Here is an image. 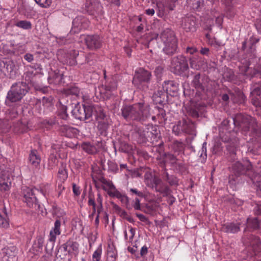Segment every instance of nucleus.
<instances>
[{"instance_id": "nucleus-1", "label": "nucleus", "mask_w": 261, "mask_h": 261, "mask_svg": "<svg viewBox=\"0 0 261 261\" xmlns=\"http://www.w3.org/2000/svg\"><path fill=\"white\" fill-rule=\"evenodd\" d=\"M161 40L164 45V52L167 55L171 56L175 54L177 48V41L173 31L169 29L164 30L160 34H155L148 42V46L154 44L155 42Z\"/></svg>"}, {"instance_id": "nucleus-2", "label": "nucleus", "mask_w": 261, "mask_h": 261, "mask_svg": "<svg viewBox=\"0 0 261 261\" xmlns=\"http://www.w3.org/2000/svg\"><path fill=\"white\" fill-rule=\"evenodd\" d=\"M233 124L238 126L245 133L250 132V135L259 137L261 135V127L257 124L256 119L249 116L241 114H238L232 118Z\"/></svg>"}, {"instance_id": "nucleus-3", "label": "nucleus", "mask_w": 261, "mask_h": 261, "mask_svg": "<svg viewBox=\"0 0 261 261\" xmlns=\"http://www.w3.org/2000/svg\"><path fill=\"white\" fill-rule=\"evenodd\" d=\"M30 88L26 83L18 82L14 84L8 91L5 103L8 106H11L14 102L19 101L29 92Z\"/></svg>"}, {"instance_id": "nucleus-4", "label": "nucleus", "mask_w": 261, "mask_h": 261, "mask_svg": "<svg viewBox=\"0 0 261 261\" xmlns=\"http://www.w3.org/2000/svg\"><path fill=\"white\" fill-rule=\"evenodd\" d=\"M231 167V175L229 177V181H236V179L243 175H247L250 179L255 172L253 170L252 166L249 161H246L242 164L240 161L235 162Z\"/></svg>"}, {"instance_id": "nucleus-5", "label": "nucleus", "mask_w": 261, "mask_h": 261, "mask_svg": "<svg viewBox=\"0 0 261 261\" xmlns=\"http://www.w3.org/2000/svg\"><path fill=\"white\" fill-rule=\"evenodd\" d=\"M192 85L201 95H207L211 90L210 80L208 77L199 73L196 74L193 76Z\"/></svg>"}, {"instance_id": "nucleus-6", "label": "nucleus", "mask_w": 261, "mask_h": 261, "mask_svg": "<svg viewBox=\"0 0 261 261\" xmlns=\"http://www.w3.org/2000/svg\"><path fill=\"white\" fill-rule=\"evenodd\" d=\"M173 133L177 136L181 134L196 135V124L190 119H182L178 121L172 128Z\"/></svg>"}, {"instance_id": "nucleus-7", "label": "nucleus", "mask_w": 261, "mask_h": 261, "mask_svg": "<svg viewBox=\"0 0 261 261\" xmlns=\"http://www.w3.org/2000/svg\"><path fill=\"white\" fill-rule=\"evenodd\" d=\"M151 76V72L140 68L135 72L133 84L137 88L145 90L148 87L147 84L150 82Z\"/></svg>"}, {"instance_id": "nucleus-8", "label": "nucleus", "mask_w": 261, "mask_h": 261, "mask_svg": "<svg viewBox=\"0 0 261 261\" xmlns=\"http://www.w3.org/2000/svg\"><path fill=\"white\" fill-rule=\"evenodd\" d=\"M171 71L174 74L184 75L189 70V65L187 58L183 55L173 57L171 61Z\"/></svg>"}, {"instance_id": "nucleus-9", "label": "nucleus", "mask_w": 261, "mask_h": 261, "mask_svg": "<svg viewBox=\"0 0 261 261\" xmlns=\"http://www.w3.org/2000/svg\"><path fill=\"white\" fill-rule=\"evenodd\" d=\"M142 103L124 106L121 109V115L127 121L136 120L140 121L139 111Z\"/></svg>"}, {"instance_id": "nucleus-10", "label": "nucleus", "mask_w": 261, "mask_h": 261, "mask_svg": "<svg viewBox=\"0 0 261 261\" xmlns=\"http://www.w3.org/2000/svg\"><path fill=\"white\" fill-rule=\"evenodd\" d=\"M95 111L94 106L83 105L82 106H76L72 111L75 118L80 120L89 119Z\"/></svg>"}, {"instance_id": "nucleus-11", "label": "nucleus", "mask_w": 261, "mask_h": 261, "mask_svg": "<svg viewBox=\"0 0 261 261\" xmlns=\"http://www.w3.org/2000/svg\"><path fill=\"white\" fill-rule=\"evenodd\" d=\"M38 193H39V191L36 188L31 189L27 187L23 189L24 199L23 200L29 207L35 208H39L40 205L36 196Z\"/></svg>"}, {"instance_id": "nucleus-12", "label": "nucleus", "mask_w": 261, "mask_h": 261, "mask_svg": "<svg viewBox=\"0 0 261 261\" xmlns=\"http://www.w3.org/2000/svg\"><path fill=\"white\" fill-rule=\"evenodd\" d=\"M18 69V64L11 60L4 59L0 61V70L5 75H14Z\"/></svg>"}, {"instance_id": "nucleus-13", "label": "nucleus", "mask_w": 261, "mask_h": 261, "mask_svg": "<svg viewBox=\"0 0 261 261\" xmlns=\"http://www.w3.org/2000/svg\"><path fill=\"white\" fill-rule=\"evenodd\" d=\"M84 41L87 47L91 50H96L102 46V39L98 35H87Z\"/></svg>"}, {"instance_id": "nucleus-14", "label": "nucleus", "mask_w": 261, "mask_h": 261, "mask_svg": "<svg viewBox=\"0 0 261 261\" xmlns=\"http://www.w3.org/2000/svg\"><path fill=\"white\" fill-rule=\"evenodd\" d=\"M85 10L91 15H99L102 14V6L98 0H86Z\"/></svg>"}, {"instance_id": "nucleus-15", "label": "nucleus", "mask_w": 261, "mask_h": 261, "mask_svg": "<svg viewBox=\"0 0 261 261\" xmlns=\"http://www.w3.org/2000/svg\"><path fill=\"white\" fill-rule=\"evenodd\" d=\"M244 243L250 246L254 252H259L261 250V241L258 237L252 234H248Z\"/></svg>"}, {"instance_id": "nucleus-16", "label": "nucleus", "mask_w": 261, "mask_h": 261, "mask_svg": "<svg viewBox=\"0 0 261 261\" xmlns=\"http://www.w3.org/2000/svg\"><path fill=\"white\" fill-rule=\"evenodd\" d=\"M181 26L186 32H194L196 28V21L195 17L192 15L182 18Z\"/></svg>"}, {"instance_id": "nucleus-17", "label": "nucleus", "mask_w": 261, "mask_h": 261, "mask_svg": "<svg viewBox=\"0 0 261 261\" xmlns=\"http://www.w3.org/2000/svg\"><path fill=\"white\" fill-rule=\"evenodd\" d=\"M162 88L168 95L174 96L178 92V84L173 81H165L162 85Z\"/></svg>"}, {"instance_id": "nucleus-18", "label": "nucleus", "mask_w": 261, "mask_h": 261, "mask_svg": "<svg viewBox=\"0 0 261 261\" xmlns=\"http://www.w3.org/2000/svg\"><path fill=\"white\" fill-rule=\"evenodd\" d=\"M132 139L139 144L145 143L147 137L145 132L140 127H136L132 133Z\"/></svg>"}, {"instance_id": "nucleus-19", "label": "nucleus", "mask_w": 261, "mask_h": 261, "mask_svg": "<svg viewBox=\"0 0 261 261\" xmlns=\"http://www.w3.org/2000/svg\"><path fill=\"white\" fill-rule=\"evenodd\" d=\"M17 252L15 246L6 247L2 250L3 259L4 260L11 261L16 255Z\"/></svg>"}, {"instance_id": "nucleus-20", "label": "nucleus", "mask_w": 261, "mask_h": 261, "mask_svg": "<svg viewBox=\"0 0 261 261\" xmlns=\"http://www.w3.org/2000/svg\"><path fill=\"white\" fill-rule=\"evenodd\" d=\"M161 176L163 180L170 186L177 187L179 185V179L174 175H170L167 169L161 170Z\"/></svg>"}, {"instance_id": "nucleus-21", "label": "nucleus", "mask_w": 261, "mask_h": 261, "mask_svg": "<svg viewBox=\"0 0 261 261\" xmlns=\"http://www.w3.org/2000/svg\"><path fill=\"white\" fill-rule=\"evenodd\" d=\"M240 223H227L223 224L221 230L227 233H235L240 231Z\"/></svg>"}, {"instance_id": "nucleus-22", "label": "nucleus", "mask_w": 261, "mask_h": 261, "mask_svg": "<svg viewBox=\"0 0 261 261\" xmlns=\"http://www.w3.org/2000/svg\"><path fill=\"white\" fill-rule=\"evenodd\" d=\"M11 186L10 174L8 173H3L0 177V189L1 191H8Z\"/></svg>"}, {"instance_id": "nucleus-23", "label": "nucleus", "mask_w": 261, "mask_h": 261, "mask_svg": "<svg viewBox=\"0 0 261 261\" xmlns=\"http://www.w3.org/2000/svg\"><path fill=\"white\" fill-rule=\"evenodd\" d=\"M149 176L151 177L150 179L148 175H145V181L148 187L153 189L156 186L162 185L163 181L159 176L154 175L152 177L151 174H149Z\"/></svg>"}, {"instance_id": "nucleus-24", "label": "nucleus", "mask_w": 261, "mask_h": 261, "mask_svg": "<svg viewBox=\"0 0 261 261\" xmlns=\"http://www.w3.org/2000/svg\"><path fill=\"white\" fill-rule=\"evenodd\" d=\"M168 95L165 91L159 90L152 95V99L155 104L163 105L167 101Z\"/></svg>"}, {"instance_id": "nucleus-25", "label": "nucleus", "mask_w": 261, "mask_h": 261, "mask_svg": "<svg viewBox=\"0 0 261 261\" xmlns=\"http://www.w3.org/2000/svg\"><path fill=\"white\" fill-rule=\"evenodd\" d=\"M252 93L254 95L252 99V104L256 107H261V84L254 87Z\"/></svg>"}, {"instance_id": "nucleus-26", "label": "nucleus", "mask_w": 261, "mask_h": 261, "mask_svg": "<svg viewBox=\"0 0 261 261\" xmlns=\"http://www.w3.org/2000/svg\"><path fill=\"white\" fill-rule=\"evenodd\" d=\"M60 132L63 136L72 138L76 135L78 130L73 127L67 125H63L60 127Z\"/></svg>"}, {"instance_id": "nucleus-27", "label": "nucleus", "mask_w": 261, "mask_h": 261, "mask_svg": "<svg viewBox=\"0 0 261 261\" xmlns=\"http://www.w3.org/2000/svg\"><path fill=\"white\" fill-rule=\"evenodd\" d=\"M79 56V51L72 50L68 54L67 58L63 62L71 66H74L78 64L76 58Z\"/></svg>"}, {"instance_id": "nucleus-28", "label": "nucleus", "mask_w": 261, "mask_h": 261, "mask_svg": "<svg viewBox=\"0 0 261 261\" xmlns=\"http://www.w3.org/2000/svg\"><path fill=\"white\" fill-rule=\"evenodd\" d=\"M63 79V74L54 71L49 73L48 81L50 84L55 85L60 84Z\"/></svg>"}, {"instance_id": "nucleus-29", "label": "nucleus", "mask_w": 261, "mask_h": 261, "mask_svg": "<svg viewBox=\"0 0 261 261\" xmlns=\"http://www.w3.org/2000/svg\"><path fill=\"white\" fill-rule=\"evenodd\" d=\"M30 163L35 167H38L40 163L41 158L36 150L31 151L29 158Z\"/></svg>"}, {"instance_id": "nucleus-30", "label": "nucleus", "mask_w": 261, "mask_h": 261, "mask_svg": "<svg viewBox=\"0 0 261 261\" xmlns=\"http://www.w3.org/2000/svg\"><path fill=\"white\" fill-rule=\"evenodd\" d=\"M68 250L70 251V255H72L73 254L76 255L79 252V243L74 241L73 239H69L66 242Z\"/></svg>"}, {"instance_id": "nucleus-31", "label": "nucleus", "mask_w": 261, "mask_h": 261, "mask_svg": "<svg viewBox=\"0 0 261 261\" xmlns=\"http://www.w3.org/2000/svg\"><path fill=\"white\" fill-rule=\"evenodd\" d=\"M97 127L100 135L105 137L107 136V131L109 127L108 120L98 121Z\"/></svg>"}, {"instance_id": "nucleus-32", "label": "nucleus", "mask_w": 261, "mask_h": 261, "mask_svg": "<svg viewBox=\"0 0 261 261\" xmlns=\"http://www.w3.org/2000/svg\"><path fill=\"white\" fill-rule=\"evenodd\" d=\"M117 256V251L113 245H108L107 261H116Z\"/></svg>"}, {"instance_id": "nucleus-33", "label": "nucleus", "mask_w": 261, "mask_h": 261, "mask_svg": "<svg viewBox=\"0 0 261 261\" xmlns=\"http://www.w3.org/2000/svg\"><path fill=\"white\" fill-rule=\"evenodd\" d=\"M87 23V20L81 16H79L74 18L72 21V24L74 28H76L80 30L86 28V24Z\"/></svg>"}, {"instance_id": "nucleus-34", "label": "nucleus", "mask_w": 261, "mask_h": 261, "mask_svg": "<svg viewBox=\"0 0 261 261\" xmlns=\"http://www.w3.org/2000/svg\"><path fill=\"white\" fill-rule=\"evenodd\" d=\"M260 222L256 218H248L247 220V228L245 229V231L247 229H252L253 230L258 229L259 227Z\"/></svg>"}, {"instance_id": "nucleus-35", "label": "nucleus", "mask_w": 261, "mask_h": 261, "mask_svg": "<svg viewBox=\"0 0 261 261\" xmlns=\"http://www.w3.org/2000/svg\"><path fill=\"white\" fill-rule=\"evenodd\" d=\"M61 221L59 219L56 220L54 227L51 230L49 233V236H51V239H56V236L61 233L60 231Z\"/></svg>"}, {"instance_id": "nucleus-36", "label": "nucleus", "mask_w": 261, "mask_h": 261, "mask_svg": "<svg viewBox=\"0 0 261 261\" xmlns=\"http://www.w3.org/2000/svg\"><path fill=\"white\" fill-rule=\"evenodd\" d=\"M44 243V239L42 237H38L37 240L34 242L32 249L34 251V253H37L42 250Z\"/></svg>"}, {"instance_id": "nucleus-37", "label": "nucleus", "mask_w": 261, "mask_h": 261, "mask_svg": "<svg viewBox=\"0 0 261 261\" xmlns=\"http://www.w3.org/2000/svg\"><path fill=\"white\" fill-rule=\"evenodd\" d=\"M81 148L89 154H94L97 150L96 147L89 142H84L81 144Z\"/></svg>"}, {"instance_id": "nucleus-38", "label": "nucleus", "mask_w": 261, "mask_h": 261, "mask_svg": "<svg viewBox=\"0 0 261 261\" xmlns=\"http://www.w3.org/2000/svg\"><path fill=\"white\" fill-rule=\"evenodd\" d=\"M139 116L140 121H144L148 119L150 116V109L148 107H144L143 104L141 107V110L139 111Z\"/></svg>"}, {"instance_id": "nucleus-39", "label": "nucleus", "mask_w": 261, "mask_h": 261, "mask_svg": "<svg viewBox=\"0 0 261 261\" xmlns=\"http://www.w3.org/2000/svg\"><path fill=\"white\" fill-rule=\"evenodd\" d=\"M153 190L156 192L162 194L164 196H167L171 192L170 188L165 184L164 182L162 183V185L156 186Z\"/></svg>"}, {"instance_id": "nucleus-40", "label": "nucleus", "mask_w": 261, "mask_h": 261, "mask_svg": "<svg viewBox=\"0 0 261 261\" xmlns=\"http://www.w3.org/2000/svg\"><path fill=\"white\" fill-rule=\"evenodd\" d=\"M16 27L23 30H29L32 28V23L28 20H19L15 24Z\"/></svg>"}, {"instance_id": "nucleus-41", "label": "nucleus", "mask_w": 261, "mask_h": 261, "mask_svg": "<svg viewBox=\"0 0 261 261\" xmlns=\"http://www.w3.org/2000/svg\"><path fill=\"white\" fill-rule=\"evenodd\" d=\"M227 150L229 153V160L231 161H234L238 159L237 156V149L236 147L233 144H230L226 147Z\"/></svg>"}, {"instance_id": "nucleus-42", "label": "nucleus", "mask_w": 261, "mask_h": 261, "mask_svg": "<svg viewBox=\"0 0 261 261\" xmlns=\"http://www.w3.org/2000/svg\"><path fill=\"white\" fill-rule=\"evenodd\" d=\"M251 180L256 184L258 191H261V171L259 173H255L253 177H251Z\"/></svg>"}, {"instance_id": "nucleus-43", "label": "nucleus", "mask_w": 261, "mask_h": 261, "mask_svg": "<svg viewBox=\"0 0 261 261\" xmlns=\"http://www.w3.org/2000/svg\"><path fill=\"white\" fill-rule=\"evenodd\" d=\"M173 167H174L175 170L177 172L181 174L185 173L187 171V167L185 165V164L182 162H177L176 163Z\"/></svg>"}, {"instance_id": "nucleus-44", "label": "nucleus", "mask_w": 261, "mask_h": 261, "mask_svg": "<svg viewBox=\"0 0 261 261\" xmlns=\"http://www.w3.org/2000/svg\"><path fill=\"white\" fill-rule=\"evenodd\" d=\"M132 150V146L125 142L120 143L119 150L124 153H128Z\"/></svg>"}, {"instance_id": "nucleus-45", "label": "nucleus", "mask_w": 261, "mask_h": 261, "mask_svg": "<svg viewBox=\"0 0 261 261\" xmlns=\"http://www.w3.org/2000/svg\"><path fill=\"white\" fill-rule=\"evenodd\" d=\"M68 177L65 166L62 165L58 171V177L61 181L65 180Z\"/></svg>"}, {"instance_id": "nucleus-46", "label": "nucleus", "mask_w": 261, "mask_h": 261, "mask_svg": "<svg viewBox=\"0 0 261 261\" xmlns=\"http://www.w3.org/2000/svg\"><path fill=\"white\" fill-rule=\"evenodd\" d=\"M56 239H51V236H49V238L48 239V242L47 243L45 246V251L46 252L49 254L51 255L52 251L54 247V244Z\"/></svg>"}, {"instance_id": "nucleus-47", "label": "nucleus", "mask_w": 261, "mask_h": 261, "mask_svg": "<svg viewBox=\"0 0 261 261\" xmlns=\"http://www.w3.org/2000/svg\"><path fill=\"white\" fill-rule=\"evenodd\" d=\"M58 115L63 120H67L68 118V115L67 113V107L62 105L60 107L58 112Z\"/></svg>"}, {"instance_id": "nucleus-48", "label": "nucleus", "mask_w": 261, "mask_h": 261, "mask_svg": "<svg viewBox=\"0 0 261 261\" xmlns=\"http://www.w3.org/2000/svg\"><path fill=\"white\" fill-rule=\"evenodd\" d=\"M165 157L162 155L161 153H160V155L156 156V159L158 161V164L161 168H162L161 170H166V160H165Z\"/></svg>"}, {"instance_id": "nucleus-49", "label": "nucleus", "mask_w": 261, "mask_h": 261, "mask_svg": "<svg viewBox=\"0 0 261 261\" xmlns=\"http://www.w3.org/2000/svg\"><path fill=\"white\" fill-rule=\"evenodd\" d=\"M80 89L77 87H72L65 90L67 95H72L78 96L80 94Z\"/></svg>"}, {"instance_id": "nucleus-50", "label": "nucleus", "mask_w": 261, "mask_h": 261, "mask_svg": "<svg viewBox=\"0 0 261 261\" xmlns=\"http://www.w3.org/2000/svg\"><path fill=\"white\" fill-rule=\"evenodd\" d=\"M155 108L157 109L158 111V113L156 115V117H158V118L161 121L166 120V114L165 110L163 108H160L159 107H156Z\"/></svg>"}, {"instance_id": "nucleus-51", "label": "nucleus", "mask_w": 261, "mask_h": 261, "mask_svg": "<svg viewBox=\"0 0 261 261\" xmlns=\"http://www.w3.org/2000/svg\"><path fill=\"white\" fill-rule=\"evenodd\" d=\"M163 156L166 158V160L170 161L172 166H174L177 162V159L176 156L172 154L163 153Z\"/></svg>"}, {"instance_id": "nucleus-52", "label": "nucleus", "mask_w": 261, "mask_h": 261, "mask_svg": "<svg viewBox=\"0 0 261 261\" xmlns=\"http://www.w3.org/2000/svg\"><path fill=\"white\" fill-rule=\"evenodd\" d=\"M102 254V249L99 246L93 253L92 255L93 261H100Z\"/></svg>"}, {"instance_id": "nucleus-53", "label": "nucleus", "mask_w": 261, "mask_h": 261, "mask_svg": "<svg viewBox=\"0 0 261 261\" xmlns=\"http://www.w3.org/2000/svg\"><path fill=\"white\" fill-rule=\"evenodd\" d=\"M107 164L109 171L113 173H116L118 171V167L116 163L111 161H108Z\"/></svg>"}, {"instance_id": "nucleus-54", "label": "nucleus", "mask_w": 261, "mask_h": 261, "mask_svg": "<svg viewBox=\"0 0 261 261\" xmlns=\"http://www.w3.org/2000/svg\"><path fill=\"white\" fill-rule=\"evenodd\" d=\"M97 203V212L98 213H100L101 211L102 210L103 206H102V198L100 193L97 194V197L96 198Z\"/></svg>"}, {"instance_id": "nucleus-55", "label": "nucleus", "mask_w": 261, "mask_h": 261, "mask_svg": "<svg viewBox=\"0 0 261 261\" xmlns=\"http://www.w3.org/2000/svg\"><path fill=\"white\" fill-rule=\"evenodd\" d=\"M173 148L175 151H181L184 150L185 146L182 142L175 141L173 143Z\"/></svg>"}, {"instance_id": "nucleus-56", "label": "nucleus", "mask_w": 261, "mask_h": 261, "mask_svg": "<svg viewBox=\"0 0 261 261\" xmlns=\"http://www.w3.org/2000/svg\"><path fill=\"white\" fill-rule=\"evenodd\" d=\"M88 204L89 206H92V209H97V203L95 200L93 195L89 194Z\"/></svg>"}, {"instance_id": "nucleus-57", "label": "nucleus", "mask_w": 261, "mask_h": 261, "mask_svg": "<svg viewBox=\"0 0 261 261\" xmlns=\"http://www.w3.org/2000/svg\"><path fill=\"white\" fill-rule=\"evenodd\" d=\"M35 2L43 8H47L50 6L51 3V0H34Z\"/></svg>"}, {"instance_id": "nucleus-58", "label": "nucleus", "mask_w": 261, "mask_h": 261, "mask_svg": "<svg viewBox=\"0 0 261 261\" xmlns=\"http://www.w3.org/2000/svg\"><path fill=\"white\" fill-rule=\"evenodd\" d=\"M120 200L125 205L128 210H131L132 208V205L129 203V198L126 195H124L122 198L120 199Z\"/></svg>"}, {"instance_id": "nucleus-59", "label": "nucleus", "mask_w": 261, "mask_h": 261, "mask_svg": "<svg viewBox=\"0 0 261 261\" xmlns=\"http://www.w3.org/2000/svg\"><path fill=\"white\" fill-rule=\"evenodd\" d=\"M188 114L190 116L194 118H197L199 117L198 112L194 108H190L188 110Z\"/></svg>"}, {"instance_id": "nucleus-60", "label": "nucleus", "mask_w": 261, "mask_h": 261, "mask_svg": "<svg viewBox=\"0 0 261 261\" xmlns=\"http://www.w3.org/2000/svg\"><path fill=\"white\" fill-rule=\"evenodd\" d=\"M9 226V223L8 219L2 216L0 214V227L4 228H7Z\"/></svg>"}, {"instance_id": "nucleus-61", "label": "nucleus", "mask_w": 261, "mask_h": 261, "mask_svg": "<svg viewBox=\"0 0 261 261\" xmlns=\"http://www.w3.org/2000/svg\"><path fill=\"white\" fill-rule=\"evenodd\" d=\"M256 74L261 75V59H258V62L254 67V74Z\"/></svg>"}, {"instance_id": "nucleus-62", "label": "nucleus", "mask_w": 261, "mask_h": 261, "mask_svg": "<svg viewBox=\"0 0 261 261\" xmlns=\"http://www.w3.org/2000/svg\"><path fill=\"white\" fill-rule=\"evenodd\" d=\"M60 250H61V251L63 250L64 252L65 253V255L68 254V255H70V251L68 250L67 245L66 243L63 244L61 247H60L58 251H59Z\"/></svg>"}, {"instance_id": "nucleus-63", "label": "nucleus", "mask_w": 261, "mask_h": 261, "mask_svg": "<svg viewBox=\"0 0 261 261\" xmlns=\"http://www.w3.org/2000/svg\"><path fill=\"white\" fill-rule=\"evenodd\" d=\"M96 118L98 122V121L107 120L106 115L101 110L99 111V113L97 115Z\"/></svg>"}, {"instance_id": "nucleus-64", "label": "nucleus", "mask_w": 261, "mask_h": 261, "mask_svg": "<svg viewBox=\"0 0 261 261\" xmlns=\"http://www.w3.org/2000/svg\"><path fill=\"white\" fill-rule=\"evenodd\" d=\"M133 206L136 210H141L140 201L138 198H135L134 200V204Z\"/></svg>"}]
</instances>
